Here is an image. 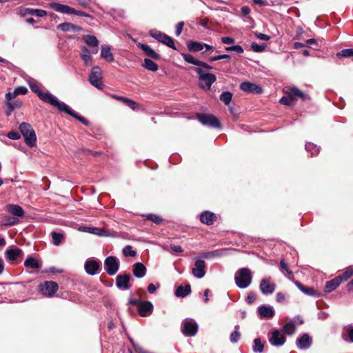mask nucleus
<instances>
[{
  "label": "nucleus",
  "instance_id": "obj_1",
  "mask_svg": "<svg viewBox=\"0 0 353 353\" xmlns=\"http://www.w3.org/2000/svg\"><path fill=\"white\" fill-rule=\"evenodd\" d=\"M32 90L37 93L40 99L57 108L60 112H65L66 114L75 118L77 120H78L79 121H80L86 126L90 125V122L86 119L78 114L64 102L59 101L55 96L52 94L48 91H44L43 90Z\"/></svg>",
  "mask_w": 353,
  "mask_h": 353
},
{
  "label": "nucleus",
  "instance_id": "obj_2",
  "mask_svg": "<svg viewBox=\"0 0 353 353\" xmlns=\"http://www.w3.org/2000/svg\"><path fill=\"white\" fill-rule=\"evenodd\" d=\"M298 99L305 101L309 99V97L301 90H288L285 92V96L283 97L279 102L287 106H293Z\"/></svg>",
  "mask_w": 353,
  "mask_h": 353
},
{
  "label": "nucleus",
  "instance_id": "obj_3",
  "mask_svg": "<svg viewBox=\"0 0 353 353\" xmlns=\"http://www.w3.org/2000/svg\"><path fill=\"white\" fill-rule=\"evenodd\" d=\"M252 279V272L248 268H240L235 273V283L241 289L247 288L251 284Z\"/></svg>",
  "mask_w": 353,
  "mask_h": 353
},
{
  "label": "nucleus",
  "instance_id": "obj_4",
  "mask_svg": "<svg viewBox=\"0 0 353 353\" xmlns=\"http://www.w3.org/2000/svg\"><path fill=\"white\" fill-rule=\"evenodd\" d=\"M19 130L24 138L25 143L30 148L34 146L37 137L34 130L30 124L23 122L19 125Z\"/></svg>",
  "mask_w": 353,
  "mask_h": 353
},
{
  "label": "nucleus",
  "instance_id": "obj_5",
  "mask_svg": "<svg viewBox=\"0 0 353 353\" xmlns=\"http://www.w3.org/2000/svg\"><path fill=\"white\" fill-rule=\"evenodd\" d=\"M199 325L192 319L187 318L182 321L181 332L185 336H194L198 332Z\"/></svg>",
  "mask_w": 353,
  "mask_h": 353
},
{
  "label": "nucleus",
  "instance_id": "obj_6",
  "mask_svg": "<svg viewBox=\"0 0 353 353\" xmlns=\"http://www.w3.org/2000/svg\"><path fill=\"white\" fill-rule=\"evenodd\" d=\"M196 72L199 77V81L202 85V86L205 85L208 88H210L212 85L216 81V76L210 72H207L202 70L201 68H196Z\"/></svg>",
  "mask_w": 353,
  "mask_h": 353
},
{
  "label": "nucleus",
  "instance_id": "obj_7",
  "mask_svg": "<svg viewBox=\"0 0 353 353\" xmlns=\"http://www.w3.org/2000/svg\"><path fill=\"white\" fill-rule=\"evenodd\" d=\"M150 35L168 47L175 49V45L173 39L165 33L157 30H151L150 31Z\"/></svg>",
  "mask_w": 353,
  "mask_h": 353
},
{
  "label": "nucleus",
  "instance_id": "obj_8",
  "mask_svg": "<svg viewBox=\"0 0 353 353\" xmlns=\"http://www.w3.org/2000/svg\"><path fill=\"white\" fill-rule=\"evenodd\" d=\"M197 119L203 125L214 128H221L220 121L213 114H198Z\"/></svg>",
  "mask_w": 353,
  "mask_h": 353
},
{
  "label": "nucleus",
  "instance_id": "obj_9",
  "mask_svg": "<svg viewBox=\"0 0 353 353\" xmlns=\"http://www.w3.org/2000/svg\"><path fill=\"white\" fill-rule=\"evenodd\" d=\"M119 261L116 256H108L104 261V269L109 275H114L119 270Z\"/></svg>",
  "mask_w": 353,
  "mask_h": 353
},
{
  "label": "nucleus",
  "instance_id": "obj_10",
  "mask_svg": "<svg viewBox=\"0 0 353 353\" xmlns=\"http://www.w3.org/2000/svg\"><path fill=\"white\" fill-rule=\"evenodd\" d=\"M58 289L59 285L54 281H45L39 285L40 292L48 297H52Z\"/></svg>",
  "mask_w": 353,
  "mask_h": 353
},
{
  "label": "nucleus",
  "instance_id": "obj_11",
  "mask_svg": "<svg viewBox=\"0 0 353 353\" xmlns=\"http://www.w3.org/2000/svg\"><path fill=\"white\" fill-rule=\"evenodd\" d=\"M286 339L279 330H274L269 337V341L273 346H282L285 343Z\"/></svg>",
  "mask_w": 353,
  "mask_h": 353
},
{
  "label": "nucleus",
  "instance_id": "obj_12",
  "mask_svg": "<svg viewBox=\"0 0 353 353\" xmlns=\"http://www.w3.org/2000/svg\"><path fill=\"white\" fill-rule=\"evenodd\" d=\"M258 314L261 319H269L275 314L274 309L271 305H262L257 308Z\"/></svg>",
  "mask_w": 353,
  "mask_h": 353
},
{
  "label": "nucleus",
  "instance_id": "obj_13",
  "mask_svg": "<svg viewBox=\"0 0 353 353\" xmlns=\"http://www.w3.org/2000/svg\"><path fill=\"white\" fill-rule=\"evenodd\" d=\"M205 261L198 259L194 263V267L192 269V273L196 278L201 279L205 275Z\"/></svg>",
  "mask_w": 353,
  "mask_h": 353
},
{
  "label": "nucleus",
  "instance_id": "obj_14",
  "mask_svg": "<svg viewBox=\"0 0 353 353\" xmlns=\"http://www.w3.org/2000/svg\"><path fill=\"white\" fill-rule=\"evenodd\" d=\"M312 339L307 333L303 334L296 339V345L299 350L309 349L312 345Z\"/></svg>",
  "mask_w": 353,
  "mask_h": 353
},
{
  "label": "nucleus",
  "instance_id": "obj_15",
  "mask_svg": "<svg viewBox=\"0 0 353 353\" xmlns=\"http://www.w3.org/2000/svg\"><path fill=\"white\" fill-rule=\"evenodd\" d=\"M260 290L263 294H271L276 289V285L270 282V279H263L261 281Z\"/></svg>",
  "mask_w": 353,
  "mask_h": 353
},
{
  "label": "nucleus",
  "instance_id": "obj_16",
  "mask_svg": "<svg viewBox=\"0 0 353 353\" xmlns=\"http://www.w3.org/2000/svg\"><path fill=\"white\" fill-rule=\"evenodd\" d=\"M19 13L21 17L26 15H33L38 17H43L47 15V12L40 9H33L30 8H21Z\"/></svg>",
  "mask_w": 353,
  "mask_h": 353
},
{
  "label": "nucleus",
  "instance_id": "obj_17",
  "mask_svg": "<svg viewBox=\"0 0 353 353\" xmlns=\"http://www.w3.org/2000/svg\"><path fill=\"white\" fill-rule=\"evenodd\" d=\"M130 277L128 274H119L116 277V285L121 290H127L130 288L129 282Z\"/></svg>",
  "mask_w": 353,
  "mask_h": 353
},
{
  "label": "nucleus",
  "instance_id": "obj_18",
  "mask_svg": "<svg viewBox=\"0 0 353 353\" xmlns=\"http://www.w3.org/2000/svg\"><path fill=\"white\" fill-rule=\"evenodd\" d=\"M83 41L91 48L92 54H96L99 51V40L93 35H85L83 37Z\"/></svg>",
  "mask_w": 353,
  "mask_h": 353
},
{
  "label": "nucleus",
  "instance_id": "obj_19",
  "mask_svg": "<svg viewBox=\"0 0 353 353\" xmlns=\"http://www.w3.org/2000/svg\"><path fill=\"white\" fill-rule=\"evenodd\" d=\"M85 270L89 275H95L100 269L99 262L94 260H88L85 263Z\"/></svg>",
  "mask_w": 353,
  "mask_h": 353
},
{
  "label": "nucleus",
  "instance_id": "obj_20",
  "mask_svg": "<svg viewBox=\"0 0 353 353\" xmlns=\"http://www.w3.org/2000/svg\"><path fill=\"white\" fill-rule=\"evenodd\" d=\"M138 311L141 316H148L153 311V305L150 301H141L138 307Z\"/></svg>",
  "mask_w": 353,
  "mask_h": 353
},
{
  "label": "nucleus",
  "instance_id": "obj_21",
  "mask_svg": "<svg viewBox=\"0 0 353 353\" xmlns=\"http://www.w3.org/2000/svg\"><path fill=\"white\" fill-rule=\"evenodd\" d=\"M57 29L65 32H71L74 33L79 32L82 30V28L80 26L68 22H64L59 24L57 26Z\"/></svg>",
  "mask_w": 353,
  "mask_h": 353
},
{
  "label": "nucleus",
  "instance_id": "obj_22",
  "mask_svg": "<svg viewBox=\"0 0 353 353\" xmlns=\"http://www.w3.org/2000/svg\"><path fill=\"white\" fill-rule=\"evenodd\" d=\"M216 218L215 214L210 211H204L200 214L201 222L208 225H212Z\"/></svg>",
  "mask_w": 353,
  "mask_h": 353
},
{
  "label": "nucleus",
  "instance_id": "obj_23",
  "mask_svg": "<svg viewBox=\"0 0 353 353\" xmlns=\"http://www.w3.org/2000/svg\"><path fill=\"white\" fill-rule=\"evenodd\" d=\"M6 258L10 261H15L18 257L23 255V251L19 248H12L7 249L5 252Z\"/></svg>",
  "mask_w": 353,
  "mask_h": 353
},
{
  "label": "nucleus",
  "instance_id": "obj_24",
  "mask_svg": "<svg viewBox=\"0 0 353 353\" xmlns=\"http://www.w3.org/2000/svg\"><path fill=\"white\" fill-rule=\"evenodd\" d=\"M50 7L55 11L63 14H72L74 8L67 5L61 4L59 3H52Z\"/></svg>",
  "mask_w": 353,
  "mask_h": 353
},
{
  "label": "nucleus",
  "instance_id": "obj_25",
  "mask_svg": "<svg viewBox=\"0 0 353 353\" xmlns=\"http://www.w3.org/2000/svg\"><path fill=\"white\" fill-rule=\"evenodd\" d=\"M132 273L137 278H143L146 274V268L142 263H135L133 265Z\"/></svg>",
  "mask_w": 353,
  "mask_h": 353
},
{
  "label": "nucleus",
  "instance_id": "obj_26",
  "mask_svg": "<svg viewBox=\"0 0 353 353\" xmlns=\"http://www.w3.org/2000/svg\"><path fill=\"white\" fill-rule=\"evenodd\" d=\"M341 282V277H339V276H336L335 278L329 281H327L325 286V291L326 292H331L334 291L339 286Z\"/></svg>",
  "mask_w": 353,
  "mask_h": 353
},
{
  "label": "nucleus",
  "instance_id": "obj_27",
  "mask_svg": "<svg viewBox=\"0 0 353 353\" xmlns=\"http://www.w3.org/2000/svg\"><path fill=\"white\" fill-rule=\"evenodd\" d=\"M138 46L145 52V54L156 60H159L161 58L160 54L156 52L152 48H151L149 46L143 43H139Z\"/></svg>",
  "mask_w": 353,
  "mask_h": 353
},
{
  "label": "nucleus",
  "instance_id": "obj_28",
  "mask_svg": "<svg viewBox=\"0 0 353 353\" xmlns=\"http://www.w3.org/2000/svg\"><path fill=\"white\" fill-rule=\"evenodd\" d=\"M7 210L13 216L17 217H21L24 215V210L19 205L16 204H8L6 206Z\"/></svg>",
  "mask_w": 353,
  "mask_h": 353
},
{
  "label": "nucleus",
  "instance_id": "obj_29",
  "mask_svg": "<svg viewBox=\"0 0 353 353\" xmlns=\"http://www.w3.org/2000/svg\"><path fill=\"white\" fill-rule=\"evenodd\" d=\"M101 57L109 63L114 61V56L111 52V48L108 46H102L101 49Z\"/></svg>",
  "mask_w": 353,
  "mask_h": 353
},
{
  "label": "nucleus",
  "instance_id": "obj_30",
  "mask_svg": "<svg viewBox=\"0 0 353 353\" xmlns=\"http://www.w3.org/2000/svg\"><path fill=\"white\" fill-rule=\"evenodd\" d=\"M89 81L93 86L96 87L97 88H100L101 79L100 77V73L98 71L93 70L91 72L89 77Z\"/></svg>",
  "mask_w": 353,
  "mask_h": 353
},
{
  "label": "nucleus",
  "instance_id": "obj_31",
  "mask_svg": "<svg viewBox=\"0 0 353 353\" xmlns=\"http://www.w3.org/2000/svg\"><path fill=\"white\" fill-rule=\"evenodd\" d=\"M342 338L347 342L353 343V325H349L344 327Z\"/></svg>",
  "mask_w": 353,
  "mask_h": 353
},
{
  "label": "nucleus",
  "instance_id": "obj_32",
  "mask_svg": "<svg viewBox=\"0 0 353 353\" xmlns=\"http://www.w3.org/2000/svg\"><path fill=\"white\" fill-rule=\"evenodd\" d=\"M82 53H81L80 57L84 61L85 64L89 65L92 61V49L89 50L87 47L81 48Z\"/></svg>",
  "mask_w": 353,
  "mask_h": 353
},
{
  "label": "nucleus",
  "instance_id": "obj_33",
  "mask_svg": "<svg viewBox=\"0 0 353 353\" xmlns=\"http://www.w3.org/2000/svg\"><path fill=\"white\" fill-rule=\"evenodd\" d=\"M191 292L190 285L187 284L185 287L180 285L175 290V296L177 297H185Z\"/></svg>",
  "mask_w": 353,
  "mask_h": 353
},
{
  "label": "nucleus",
  "instance_id": "obj_34",
  "mask_svg": "<svg viewBox=\"0 0 353 353\" xmlns=\"http://www.w3.org/2000/svg\"><path fill=\"white\" fill-rule=\"evenodd\" d=\"M24 265L31 269H38L41 267L39 262L33 256H29L24 261Z\"/></svg>",
  "mask_w": 353,
  "mask_h": 353
},
{
  "label": "nucleus",
  "instance_id": "obj_35",
  "mask_svg": "<svg viewBox=\"0 0 353 353\" xmlns=\"http://www.w3.org/2000/svg\"><path fill=\"white\" fill-rule=\"evenodd\" d=\"M80 230L83 232H87L91 234H97L98 236H105V231L101 228L95 227H83L81 228Z\"/></svg>",
  "mask_w": 353,
  "mask_h": 353
},
{
  "label": "nucleus",
  "instance_id": "obj_36",
  "mask_svg": "<svg viewBox=\"0 0 353 353\" xmlns=\"http://www.w3.org/2000/svg\"><path fill=\"white\" fill-rule=\"evenodd\" d=\"M187 46L188 50L194 52L201 51L203 49V43L201 42L190 41Z\"/></svg>",
  "mask_w": 353,
  "mask_h": 353
},
{
  "label": "nucleus",
  "instance_id": "obj_37",
  "mask_svg": "<svg viewBox=\"0 0 353 353\" xmlns=\"http://www.w3.org/2000/svg\"><path fill=\"white\" fill-rule=\"evenodd\" d=\"M296 285L301 292H303L304 294L307 295L314 296L317 295V293L316 292L315 290L313 288L305 287L299 282H296Z\"/></svg>",
  "mask_w": 353,
  "mask_h": 353
},
{
  "label": "nucleus",
  "instance_id": "obj_38",
  "mask_svg": "<svg viewBox=\"0 0 353 353\" xmlns=\"http://www.w3.org/2000/svg\"><path fill=\"white\" fill-rule=\"evenodd\" d=\"M28 90H14L12 92H8L6 95L7 102L12 101L19 94L25 95L28 93Z\"/></svg>",
  "mask_w": 353,
  "mask_h": 353
},
{
  "label": "nucleus",
  "instance_id": "obj_39",
  "mask_svg": "<svg viewBox=\"0 0 353 353\" xmlns=\"http://www.w3.org/2000/svg\"><path fill=\"white\" fill-rule=\"evenodd\" d=\"M223 254V251L220 250H216L210 252H207L201 254L199 257L203 259H211L214 257L220 256Z\"/></svg>",
  "mask_w": 353,
  "mask_h": 353
},
{
  "label": "nucleus",
  "instance_id": "obj_40",
  "mask_svg": "<svg viewBox=\"0 0 353 353\" xmlns=\"http://www.w3.org/2000/svg\"><path fill=\"white\" fill-rule=\"evenodd\" d=\"M143 65L146 69L151 70L152 72L157 71L159 68L158 65L150 59H145Z\"/></svg>",
  "mask_w": 353,
  "mask_h": 353
},
{
  "label": "nucleus",
  "instance_id": "obj_41",
  "mask_svg": "<svg viewBox=\"0 0 353 353\" xmlns=\"http://www.w3.org/2000/svg\"><path fill=\"white\" fill-rule=\"evenodd\" d=\"M283 331L288 335H292L296 331V327L292 322H288L283 326Z\"/></svg>",
  "mask_w": 353,
  "mask_h": 353
},
{
  "label": "nucleus",
  "instance_id": "obj_42",
  "mask_svg": "<svg viewBox=\"0 0 353 353\" xmlns=\"http://www.w3.org/2000/svg\"><path fill=\"white\" fill-rule=\"evenodd\" d=\"M305 150L308 152L311 153V156H315L319 152V148L317 147V145L311 142H307L305 143Z\"/></svg>",
  "mask_w": 353,
  "mask_h": 353
},
{
  "label": "nucleus",
  "instance_id": "obj_43",
  "mask_svg": "<svg viewBox=\"0 0 353 353\" xmlns=\"http://www.w3.org/2000/svg\"><path fill=\"white\" fill-rule=\"evenodd\" d=\"M353 275V265H350L344 270L342 274L339 275L341 277V281H346Z\"/></svg>",
  "mask_w": 353,
  "mask_h": 353
},
{
  "label": "nucleus",
  "instance_id": "obj_44",
  "mask_svg": "<svg viewBox=\"0 0 353 353\" xmlns=\"http://www.w3.org/2000/svg\"><path fill=\"white\" fill-rule=\"evenodd\" d=\"M182 57L185 62L193 64L196 66L199 65L200 61L195 59L192 54L188 53H183Z\"/></svg>",
  "mask_w": 353,
  "mask_h": 353
},
{
  "label": "nucleus",
  "instance_id": "obj_45",
  "mask_svg": "<svg viewBox=\"0 0 353 353\" xmlns=\"http://www.w3.org/2000/svg\"><path fill=\"white\" fill-rule=\"evenodd\" d=\"M51 236L54 245H59L63 239V234L60 232H52Z\"/></svg>",
  "mask_w": 353,
  "mask_h": 353
},
{
  "label": "nucleus",
  "instance_id": "obj_46",
  "mask_svg": "<svg viewBox=\"0 0 353 353\" xmlns=\"http://www.w3.org/2000/svg\"><path fill=\"white\" fill-rule=\"evenodd\" d=\"M253 351L254 352L261 353L263 351V344L259 338L254 340Z\"/></svg>",
  "mask_w": 353,
  "mask_h": 353
},
{
  "label": "nucleus",
  "instance_id": "obj_47",
  "mask_svg": "<svg viewBox=\"0 0 353 353\" xmlns=\"http://www.w3.org/2000/svg\"><path fill=\"white\" fill-rule=\"evenodd\" d=\"M239 327V326L236 325L234 331L230 336V341L232 343H236L240 339L241 334L238 330Z\"/></svg>",
  "mask_w": 353,
  "mask_h": 353
},
{
  "label": "nucleus",
  "instance_id": "obj_48",
  "mask_svg": "<svg viewBox=\"0 0 353 353\" xmlns=\"http://www.w3.org/2000/svg\"><path fill=\"white\" fill-rule=\"evenodd\" d=\"M113 97L120 101H123L128 106H129L132 110H135L137 108V103L132 100L124 98L123 97L113 96Z\"/></svg>",
  "mask_w": 353,
  "mask_h": 353
},
{
  "label": "nucleus",
  "instance_id": "obj_49",
  "mask_svg": "<svg viewBox=\"0 0 353 353\" xmlns=\"http://www.w3.org/2000/svg\"><path fill=\"white\" fill-rule=\"evenodd\" d=\"M232 94L230 92H224L221 94L220 99L225 104L228 105L232 100Z\"/></svg>",
  "mask_w": 353,
  "mask_h": 353
},
{
  "label": "nucleus",
  "instance_id": "obj_50",
  "mask_svg": "<svg viewBox=\"0 0 353 353\" xmlns=\"http://www.w3.org/2000/svg\"><path fill=\"white\" fill-rule=\"evenodd\" d=\"M136 251L132 250V248L130 245H126L123 249V254L125 256L134 257L136 256Z\"/></svg>",
  "mask_w": 353,
  "mask_h": 353
},
{
  "label": "nucleus",
  "instance_id": "obj_51",
  "mask_svg": "<svg viewBox=\"0 0 353 353\" xmlns=\"http://www.w3.org/2000/svg\"><path fill=\"white\" fill-rule=\"evenodd\" d=\"M266 45L263 44H258L257 43H252L251 44V49L255 52H262L265 50Z\"/></svg>",
  "mask_w": 353,
  "mask_h": 353
},
{
  "label": "nucleus",
  "instance_id": "obj_52",
  "mask_svg": "<svg viewBox=\"0 0 353 353\" xmlns=\"http://www.w3.org/2000/svg\"><path fill=\"white\" fill-rule=\"evenodd\" d=\"M145 219L147 220H150L157 224H159L162 222L163 219L161 217H160L158 215L153 214H148L145 215Z\"/></svg>",
  "mask_w": 353,
  "mask_h": 353
},
{
  "label": "nucleus",
  "instance_id": "obj_53",
  "mask_svg": "<svg viewBox=\"0 0 353 353\" xmlns=\"http://www.w3.org/2000/svg\"><path fill=\"white\" fill-rule=\"evenodd\" d=\"M337 56L343 57H353V48L343 49L337 53Z\"/></svg>",
  "mask_w": 353,
  "mask_h": 353
},
{
  "label": "nucleus",
  "instance_id": "obj_54",
  "mask_svg": "<svg viewBox=\"0 0 353 353\" xmlns=\"http://www.w3.org/2000/svg\"><path fill=\"white\" fill-rule=\"evenodd\" d=\"M225 50L228 52H235L237 54H242L243 52V49L240 45H236L232 46H229L225 48Z\"/></svg>",
  "mask_w": 353,
  "mask_h": 353
},
{
  "label": "nucleus",
  "instance_id": "obj_55",
  "mask_svg": "<svg viewBox=\"0 0 353 353\" xmlns=\"http://www.w3.org/2000/svg\"><path fill=\"white\" fill-rule=\"evenodd\" d=\"M220 59H227L228 61H230V56L228 54H226L213 56L209 59V61H218Z\"/></svg>",
  "mask_w": 353,
  "mask_h": 353
},
{
  "label": "nucleus",
  "instance_id": "obj_56",
  "mask_svg": "<svg viewBox=\"0 0 353 353\" xmlns=\"http://www.w3.org/2000/svg\"><path fill=\"white\" fill-rule=\"evenodd\" d=\"M240 88H261L259 87L258 85H256V84L252 83L248 81H244L240 84Z\"/></svg>",
  "mask_w": 353,
  "mask_h": 353
},
{
  "label": "nucleus",
  "instance_id": "obj_57",
  "mask_svg": "<svg viewBox=\"0 0 353 353\" xmlns=\"http://www.w3.org/2000/svg\"><path fill=\"white\" fill-rule=\"evenodd\" d=\"M7 137L12 140H18L21 137L20 133L15 131H11L8 133Z\"/></svg>",
  "mask_w": 353,
  "mask_h": 353
},
{
  "label": "nucleus",
  "instance_id": "obj_58",
  "mask_svg": "<svg viewBox=\"0 0 353 353\" xmlns=\"http://www.w3.org/2000/svg\"><path fill=\"white\" fill-rule=\"evenodd\" d=\"M183 26H184L183 21L179 22L176 24V28H175V34L176 36H179L181 34Z\"/></svg>",
  "mask_w": 353,
  "mask_h": 353
},
{
  "label": "nucleus",
  "instance_id": "obj_59",
  "mask_svg": "<svg viewBox=\"0 0 353 353\" xmlns=\"http://www.w3.org/2000/svg\"><path fill=\"white\" fill-rule=\"evenodd\" d=\"M20 105H21V102L19 101H18V100L14 101H8V102H7V107H8V108H12L13 107V110H14L17 108L20 107Z\"/></svg>",
  "mask_w": 353,
  "mask_h": 353
},
{
  "label": "nucleus",
  "instance_id": "obj_60",
  "mask_svg": "<svg viewBox=\"0 0 353 353\" xmlns=\"http://www.w3.org/2000/svg\"><path fill=\"white\" fill-rule=\"evenodd\" d=\"M256 299V295L254 292H250L248 294V296L246 297V301L248 303L251 304Z\"/></svg>",
  "mask_w": 353,
  "mask_h": 353
},
{
  "label": "nucleus",
  "instance_id": "obj_61",
  "mask_svg": "<svg viewBox=\"0 0 353 353\" xmlns=\"http://www.w3.org/2000/svg\"><path fill=\"white\" fill-rule=\"evenodd\" d=\"M255 36L258 39H259L261 40H263V41H268L270 39V36L263 34V33H261V32H255Z\"/></svg>",
  "mask_w": 353,
  "mask_h": 353
},
{
  "label": "nucleus",
  "instance_id": "obj_62",
  "mask_svg": "<svg viewBox=\"0 0 353 353\" xmlns=\"http://www.w3.org/2000/svg\"><path fill=\"white\" fill-rule=\"evenodd\" d=\"M72 14L81 16V17H91V15L89 14H87L85 12L81 11V10H77L74 9V11L72 13Z\"/></svg>",
  "mask_w": 353,
  "mask_h": 353
},
{
  "label": "nucleus",
  "instance_id": "obj_63",
  "mask_svg": "<svg viewBox=\"0 0 353 353\" xmlns=\"http://www.w3.org/2000/svg\"><path fill=\"white\" fill-rule=\"evenodd\" d=\"M159 287H160L159 283L157 284V286H156L153 283H150V284H149V285L148 287V290L149 293L153 294L156 292L157 289L159 288Z\"/></svg>",
  "mask_w": 353,
  "mask_h": 353
},
{
  "label": "nucleus",
  "instance_id": "obj_64",
  "mask_svg": "<svg viewBox=\"0 0 353 353\" xmlns=\"http://www.w3.org/2000/svg\"><path fill=\"white\" fill-rule=\"evenodd\" d=\"M221 41L224 44H231V43H233L234 42V39L233 38H232V37H224L221 38Z\"/></svg>",
  "mask_w": 353,
  "mask_h": 353
}]
</instances>
